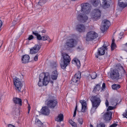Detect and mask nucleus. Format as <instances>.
Returning a JSON list of instances; mask_svg holds the SVG:
<instances>
[{"instance_id":"1","label":"nucleus","mask_w":127,"mask_h":127,"mask_svg":"<svg viewBox=\"0 0 127 127\" xmlns=\"http://www.w3.org/2000/svg\"><path fill=\"white\" fill-rule=\"evenodd\" d=\"M47 106L51 109H54L58 103L57 100L55 97L51 95H48V97L46 101Z\"/></svg>"},{"instance_id":"2","label":"nucleus","mask_w":127,"mask_h":127,"mask_svg":"<svg viewBox=\"0 0 127 127\" xmlns=\"http://www.w3.org/2000/svg\"><path fill=\"white\" fill-rule=\"evenodd\" d=\"M92 103V107L96 109L100 105L101 102L100 96L99 95L92 96L90 98Z\"/></svg>"},{"instance_id":"3","label":"nucleus","mask_w":127,"mask_h":127,"mask_svg":"<svg viewBox=\"0 0 127 127\" xmlns=\"http://www.w3.org/2000/svg\"><path fill=\"white\" fill-rule=\"evenodd\" d=\"M98 36V34L93 31H90L87 34L86 40L87 41H92Z\"/></svg>"},{"instance_id":"4","label":"nucleus","mask_w":127,"mask_h":127,"mask_svg":"<svg viewBox=\"0 0 127 127\" xmlns=\"http://www.w3.org/2000/svg\"><path fill=\"white\" fill-rule=\"evenodd\" d=\"M81 12L83 13L88 14L90 12L91 6L90 4L87 3H84L81 4Z\"/></svg>"},{"instance_id":"5","label":"nucleus","mask_w":127,"mask_h":127,"mask_svg":"<svg viewBox=\"0 0 127 127\" xmlns=\"http://www.w3.org/2000/svg\"><path fill=\"white\" fill-rule=\"evenodd\" d=\"M80 11H79L78 12L77 16V19L80 22L82 23L85 22L88 19V17L86 15V14L80 13Z\"/></svg>"},{"instance_id":"6","label":"nucleus","mask_w":127,"mask_h":127,"mask_svg":"<svg viewBox=\"0 0 127 127\" xmlns=\"http://www.w3.org/2000/svg\"><path fill=\"white\" fill-rule=\"evenodd\" d=\"M101 15L100 11L97 9H94L93 11L91 14L92 18L94 20H95L99 19Z\"/></svg>"},{"instance_id":"7","label":"nucleus","mask_w":127,"mask_h":127,"mask_svg":"<svg viewBox=\"0 0 127 127\" xmlns=\"http://www.w3.org/2000/svg\"><path fill=\"white\" fill-rule=\"evenodd\" d=\"M81 77V73L80 72H78L76 74L72 79V83L74 85H78L79 83V81Z\"/></svg>"},{"instance_id":"8","label":"nucleus","mask_w":127,"mask_h":127,"mask_svg":"<svg viewBox=\"0 0 127 127\" xmlns=\"http://www.w3.org/2000/svg\"><path fill=\"white\" fill-rule=\"evenodd\" d=\"M110 77L113 80H118L120 79V74L118 71L114 69L110 73Z\"/></svg>"},{"instance_id":"9","label":"nucleus","mask_w":127,"mask_h":127,"mask_svg":"<svg viewBox=\"0 0 127 127\" xmlns=\"http://www.w3.org/2000/svg\"><path fill=\"white\" fill-rule=\"evenodd\" d=\"M110 24V21L107 20H104L102 21V26L101 28V30L103 33L107 30L109 27Z\"/></svg>"},{"instance_id":"10","label":"nucleus","mask_w":127,"mask_h":127,"mask_svg":"<svg viewBox=\"0 0 127 127\" xmlns=\"http://www.w3.org/2000/svg\"><path fill=\"white\" fill-rule=\"evenodd\" d=\"M42 73L43 74V76H44L43 81V85L45 86H46L48 84L50 81V76L48 72H47Z\"/></svg>"},{"instance_id":"11","label":"nucleus","mask_w":127,"mask_h":127,"mask_svg":"<svg viewBox=\"0 0 127 127\" xmlns=\"http://www.w3.org/2000/svg\"><path fill=\"white\" fill-rule=\"evenodd\" d=\"M41 48V46L38 44L35 45L34 47H32L30 50V53L33 54L38 52Z\"/></svg>"},{"instance_id":"12","label":"nucleus","mask_w":127,"mask_h":127,"mask_svg":"<svg viewBox=\"0 0 127 127\" xmlns=\"http://www.w3.org/2000/svg\"><path fill=\"white\" fill-rule=\"evenodd\" d=\"M100 5L104 7L107 8L110 5L111 0H100Z\"/></svg>"},{"instance_id":"13","label":"nucleus","mask_w":127,"mask_h":127,"mask_svg":"<svg viewBox=\"0 0 127 127\" xmlns=\"http://www.w3.org/2000/svg\"><path fill=\"white\" fill-rule=\"evenodd\" d=\"M62 54L63 59V63H69L71 61L70 57L66 53H62Z\"/></svg>"},{"instance_id":"14","label":"nucleus","mask_w":127,"mask_h":127,"mask_svg":"<svg viewBox=\"0 0 127 127\" xmlns=\"http://www.w3.org/2000/svg\"><path fill=\"white\" fill-rule=\"evenodd\" d=\"M106 49L103 47L99 48L96 55H95V57L97 58L98 57V56H102L104 55L105 53Z\"/></svg>"},{"instance_id":"15","label":"nucleus","mask_w":127,"mask_h":127,"mask_svg":"<svg viewBox=\"0 0 127 127\" xmlns=\"http://www.w3.org/2000/svg\"><path fill=\"white\" fill-rule=\"evenodd\" d=\"M49 108L47 106L42 107L41 110V113L46 116L49 115L50 112Z\"/></svg>"},{"instance_id":"16","label":"nucleus","mask_w":127,"mask_h":127,"mask_svg":"<svg viewBox=\"0 0 127 127\" xmlns=\"http://www.w3.org/2000/svg\"><path fill=\"white\" fill-rule=\"evenodd\" d=\"M112 113L110 111H108L105 113L103 116V118L106 121L110 120L111 118Z\"/></svg>"},{"instance_id":"17","label":"nucleus","mask_w":127,"mask_h":127,"mask_svg":"<svg viewBox=\"0 0 127 127\" xmlns=\"http://www.w3.org/2000/svg\"><path fill=\"white\" fill-rule=\"evenodd\" d=\"M76 30L80 32H84L85 31V27L83 24H78L76 26Z\"/></svg>"},{"instance_id":"18","label":"nucleus","mask_w":127,"mask_h":127,"mask_svg":"<svg viewBox=\"0 0 127 127\" xmlns=\"http://www.w3.org/2000/svg\"><path fill=\"white\" fill-rule=\"evenodd\" d=\"M75 41V40L74 39H70L66 43V45L68 47H73L74 46Z\"/></svg>"},{"instance_id":"19","label":"nucleus","mask_w":127,"mask_h":127,"mask_svg":"<svg viewBox=\"0 0 127 127\" xmlns=\"http://www.w3.org/2000/svg\"><path fill=\"white\" fill-rule=\"evenodd\" d=\"M48 0H39L35 6L37 9H39L41 7V6L47 2Z\"/></svg>"},{"instance_id":"20","label":"nucleus","mask_w":127,"mask_h":127,"mask_svg":"<svg viewBox=\"0 0 127 127\" xmlns=\"http://www.w3.org/2000/svg\"><path fill=\"white\" fill-rule=\"evenodd\" d=\"M80 102L81 104L82 105V112L83 113L86 112V110L87 105L86 101L84 100H80Z\"/></svg>"},{"instance_id":"21","label":"nucleus","mask_w":127,"mask_h":127,"mask_svg":"<svg viewBox=\"0 0 127 127\" xmlns=\"http://www.w3.org/2000/svg\"><path fill=\"white\" fill-rule=\"evenodd\" d=\"M29 55H25L22 56V62L23 63H26L29 62L30 59Z\"/></svg>"},{"instance_id":"22","label":"nucleus","mask_w":127,"mask_h":127,"mask_svg":"<svg viewBox=\"0 0 127 127\" xmlns=\"http://www.w3.org/2000/svg\"><path fill=\"white\" fill-rule=\"evenodd\" d=\"M15 87V89L18 93L21 92V90L23 86V85L21 82H19L18 83L16 82V83L14 84Z\"/></svg>"},{"instance_id":"23","label":"nucleus","mask_w":127,"mask_h":127,"mask_svg":"<svg viewBox=\"0 0 127 127\" xmlns=\"http://www.w3.org/2000/svg\"><path fill=\"white\" fill-rule=\"evenodd\" d=\"M14 102L15 104H18L20 106H21L22 104V101L20 98L17 97H15L13 98Z\"/></svg>"},{"instance_id":"24","label":"nucleus","mask_w":127,"mask_h":127,"mask_svg":"<svg viewBox=\"0 0 127 127\" xmlns=\"http://www.w3.org/2000/svg\"><path fill=\"white\" fill-rule=\"evenodd\" d=\"M72 62L73 64H76L77 67H80V66L81 64L80 61L76 58L73 59L72 61Z\"/></svg>"},{"instance_id":"25","label":"nucleus","mask_w":127,"mask_h":127,"mask_svg":"<svg viewBox=\"0 0 127 127\" xmlns=\"http://www.w3.org/2000/svg\"><path fill=\"white\" fill-rule=\"evenodd\" d=\"M118 4L119 6L120 7L124 8L127 6V2L122 1L119 0Z\"/></svg>"},{"instance_id":"26","label":"nucleus","mask_w":127,"mask_h":127,"mask_svg":"<svg viewBox=\"0 0 127 127\" xmlns=\"http://www.w3.org/2000/svg\"><path fill=\"white\" fill-rule=\"evenodd\" d=\"M58 73L56 70H55L52 72V75H51V78L53 80H56L57 78Z\"/></svg>"},{"instance_id":"27","label":"nucleus","mask_w":127,"mask_h":127,"mask_svg":"<svg viewBox=\"0 0 127 127\" xmlns=\"http://www.w3.org/2000/svg\"><path fill=\"white\" fill-rule=\"evenodd\" d=\"M64 120V116L62 114H60L58 115V117L55 119V120L58 122L63 121Z\"/></svg>"},{"instance_id":"28","label":"nucleus","mask_w":127,"mask_h":127,"mask_svg":"<svg viewBox=\"0 0 127 127\" xmlns=\"http://www.w3.org/2000/svg\"><path fill=\"white\" fill-rule=\"evenodd\" d=\"M43 73L39 75V80L38 84V85L39 87L41 86L42 85H43V82H42L41 81V79L43 77Z\"/></svg>"},{"instance_id":"29","label":"nucleus","mask_w":127,"mask_h":127,"mask_svg":"<svg viewBox=\"0 0 127 127\" xmlns=\"http://www.w3.org/2000/svg\"><path fill=\"white\" fill-rule=\"evenodd\" d=\"M35 124L39 127H44L43 126V123H42L38 119L36 120Z\"/></svg>"},{"instance_id":"30","label":"nucleus","mask_w":127,"mask_h":127,"mask_svg":"<svg viewBox=\"0 0 127 127\" xmlns=\"http://www.w3.org/2000/svg\"><path fill=\"white\" fill-rule=\"evenodd\" d=\"M100 85L99 84H98L94 87L93 92L94 93H95L96 91H98L100 90Z\"/></svg>"},{"instance_id":"31","label":"nucleus","mask_w":127,"mask_h":127,"mask_svg":"<svg viewBox=\"0 0 127 127\" xmlns=\"http://www.w3.org/2000/svg\"><path fill=\"white\" fill-rule=\"evenodd\" d=\"M112 88L114 90H117L119 89L121 87V85L119 84H114L112 85Z\"/></svg>"},{"instance_id":"32","label":"nucleus","mask_w":127,"mask_h":127,"mask_svg":"<svg viewBox=\"0 0 127 127\" xmlns=\"http://www.w3.org/2000/svg\"><path fill=\"white\" fill-rule=\"evenodd\" d=\"M42 40L43 41L46 40H47L48 42H50L51 40L49 37L47 35H44L42 36Z\"/></svg>"},{"instance_id":"33","label":"nucleus","mask_w":127,"mask_h":127,"mask_svg":"<svg viewBox=\"0 0 127 127\" xmlns=\"http://www.w3.org/2000/svg\"><path fill=\"white\" fill-rule=\"evenodd\" d=\"M92 3L93 6L95 7L97 6L99 3V0H92Z\"/></svg>"},{"instance_id":"34","label":"nucleus","mask_w":127,"mask_h":127,"mask_svg":"<svg viewBox=\"0 0 127 127\" xmlns=\"http://www.w3.org/2000/svg\"><path fill=\"white\" fill-rule=\"evenodd\" d=\"M69 64L67 63H63V64H60V66H61V67L62 69H65L66 68V67Z\"/></svg>"},{"instance_id":"35","label":"nucleus","mask_w":127,"mask_h":127,"mask_svg":"<svg viewBox=\"0 0 127 127\" xmlns=\"http://www.w3.org/2000/svg\"><path fill=\"white\" fill-rule=\"evenodd\" d=\"M109 45V44L108 42H104V44L102 46L105 48L106 50H107L108 48L107 47Z\"/></svg>"},{"instance_id":"36","label":"nucleus","mask_w":127,"mask_h":127,"mask_svg":"<svg viewBox=\"0 0 127 127\" xmlns=\"http://www.w3.org/2000/svg\"><path fill=\"white\" fill-rule=\"evenodd\" d=\"M69 122L73 127H77L76 124L75 122H73L71 120H70Z\"/></svg>"},{"instance_id":"37","label":"nucleus","mask_w":127,"mask_h":127,"mask_svg":"<svg viewBox=\"0 0 127 127\" xmlns=\"http://www.w3.org/2000/svg\"><path fill=\"white\" fill-rule=\"evenodd\" d=\"M116 47V45L115 43H112L111 45V50L113 51L114 50Z\"/></svg>"},{"instance_id":"38","label":"nucleus","mask_w":127,"mask_h":127,"mask_svg":"<svg viewBox=\"0 0 127 127\" xmlns=\"http://www.w3.org/2000/svg\"><path fill=\"white\" fill-rule=\"evenodd\" d=\"M19 82H21L19 78L17 77H15L13 79V82L14 84L16 83V82L17 83H19Z\"/></svg>"},{"instance_id":"39","label":"nucleus","mask_w":127,"mask_h":127,"mask_svg":"<svg viewBox=\"0 0 127 127\" xmlns=\"http://www.w3.org/2000/svg\"><path fill=\"white\" fill-rule=\"evenodd\" d=\"M96 76L97 74L95 72H93L91 74V77L93 79H95L96 77Z\"/></svg>"},{"instance_id":"40","label":"nucleus","mask_w":127,"mask_h":127,"mask_svg":"<svg viewBox=\"0 0 127 127\" xmlns=\"http://www.w3.org/2000/svg\"><path fill=\"white\" fill-rule=\"evenodd\" d=\"M79 124L81 125L83 123V119L82 118H79L77 120Z\"/></svg>"},{"instance_id":"41","label":"nucleus","mask_w":127,"mask_h":127,"mask_svg":"<svg viewBox=\"0 0 127 127\" xmlns=\"http://www.w3.org/2000/svg\"><path fill=\"white\" fill-rule=\"evenodd\" d=\"M105 125L103 123H101L97 125V127H105Z\"/></svg>"},{"instance_id":"42","label":"nucleus","mask_w":127,"mask_h":127,"mask_svg":"<svg viewBox=\"0 0 127 127\" xmlns=\"http://www.w3.org/2000/svg\"><path fill=\"white\" fill-rule=\"evenodd\" d=\"M42 36H41V35L39 34L36 36V38L37 40H42Z\"/></svg>"},{"instance_id":"43","label":"nucleus","mask_w":127,"mask_h":127,"mask_svg":"<svg viewBox=\"0 0 127 127\" xmlns=\"http://www.w3.org/2000/svg\"><path fill=\"white\" fill-rule=\"evenodd\" d=\"M32 33L33 35H35L36 36L38 34V32L37 31H32Z\"/></svg>"},{"instance_id":"44","label":"nucleus","mask_w":127,"mask_h":127,"mask_svg":"<svg viewBox=\"0 0 127 127\" xmlns=\"http://www.w3.org/2000/svg\"><path fill=\"white\" fill-rule=\"evenodd\" d=\"M114 107L111 106H109L107 109V111H108L110 110H112L114 109Z\"/></svg>"},{"instance_id":"45","label":"nucleus","mask_w":127,"mask_h":127,"mask_svg":"<svg viewBox=\"0 0 127 127\" xmlns=\"http://www.w3.org/2000/svg\"><path fill=\"white\" fill-rule=\"evenodd\" d=\"M77 49L79 50H83V48H82V45L81 44H80V45L78 46L77 48Z\"/></svg>"},{"instance_id":"46","label":"nucleus","mask_w":127,"mask_h":127,"mask_svg":"<svg viewBox=\"0 0 127 127\" xmlns=\"http://www.w3.org/2000/svg\"><path fill=\"white\" fill-rule=\"evenodd\" d=\"M33 38H34V37L32 35H29V36L28 37V39L29 40H30L33 39Z\"/></svg>"},{"instance_id":"47","label":"nucleus","mask_w":127,"mask_h":127,"mask_svg":"<svg viewBox=\"0 0 127 127\" xmlns=\"http://www.w3.org/2000/svg\"><path fill=\"white\" fill-rule=\"evenodd\" d=\"M123 115L124 117L127 118V110L123 114Z\"/></svg>"},{"instance_id":"48","label":"nucleus","mask_w":127,"mask_h":127,"mask_svg":"<svg viewBox=\"0 0 127 127\" xmlns=\"http://www.w3.org/2000/svg\"><path fill=\"white\" fill-rule=\"evenodd\" d=\"M117 125L116 123H114L110 126V127H115Z\"/></svg>"},{"instance_id":"49","label":"nucleus","mask_w":127,"mask_h":127,"mask_svg":"<svg viewBox=\"0 0 127 127\" xmlns=\"http://www.w3.org/2000/svg\"><path fill=\"white\" fill-rule=\"evenodd\" d=\"M106 106V107H108L109 106V102L107 99L106 100L105 102Z\"/></svg>"},{"instance_id":"50","label":"nucleus","mask_w":127,"mask_h":127,"mask_svg":"<svg viewBox=\"0 0 127 127\" xmlns=\"http://www.w3.org/2000/svg\"><path fill=\"white\" fill-rule=\"evenodd\" d=\"M38 58V55H36L34 58V60L35 61H36L37 60Z\"/></svg>"},{"instance_id":"51","label":"nucleus","mask_w":127,"mask_h":127,"mask_svg":"<svg viewBox=\"0 0 127 127\" xmlns=\"http://www.w3.org/2000/svg\"><path fill=\"white\" fill-rule=\"evenodd\" d=\"M105 84L104 83H103L102 85V89H105Z\"/></svg>"},{"instance_id":"52","label":"nucleus","mask_w":127,"mask_h":127,"mask_svg":"<svg viewBox=\"0 0 127 127\" xmlns=\"http://www.w3.org/2000/svg\"><path fill=\"white\" fill-rule=\"evenodd\" d=\"M76 111L74 110V113H73V117H75V116H76Z\"/></svg>"},{"instance_id":"53","label":"nucleus","mask_w":127,"mask_h":127,"mask_svg":"<svg viewBox=\"0 0 127 127\" xmlns=\"http://www.w3.org/2000/svg\"><path fill=\"white\" fill-rule=\"evenodd\" d=\"M41 32L42 33H45L46 32V30H44L42 31H39V32Z\"/></svg>"},{"instance_id":"54","label":"nucleus","mask_w":127,"mask_h":127,"mask_svg":"<svg viewBox=\"0 0 127 127\" xmlns=\"http://www.w3.org/2000/svg\"><path fill=\"white\" fill-rule=\"evenodd\" d=\"M8 127H15L14 126L11 124H8Z\"/></svg>"},{"instance_id":"55","label":"nucleus","mask_w":127,"mask_h":127,"mask_svg":"<svg viewBox=\"0 0 127 127\" xmlns=\"http://www.w3.org/2000/svg\"><path fill=\"white\" fill-rule=\"evenodd\" d=\"M12 23L14 25H15L16 24V20H14L13 21Z\"/></svg>"},{"instance_id":"56","label":"nucleus","mask_w":127,"mask_h":127,"mask_svg":"<svg viewBox=\"0 0 127 127\" xmlns=\"http://www.w3.org/2000/svg\"><path fill=\"white\" fill-rule=\"evenodd\" d=\"M2 25V21L0 20V28H1Z\"/></svg>"},{"instance_id":"57","label":"nucleus","mask_w":127,"mask_h":127,"mask_svg":"<svg viewBox=\"0 0 127 127\" xmlns=\"http://www.w3.org/2000/svg\"><path fill=\"white\" fill-rule=\"evenodd\" d=\"M17 112H18L17 114V115H19L20 111H19V109H17Z\"/></svg>"},{"instance_id":"58","label":"nucleus","mask_w":127,"mask_h":127,"mask_svg":"<svg viewBox=\"0 0 127 127\" xmlns=\"http://www.w3.org/2000/svg\"><path fill=\"white\" fill-rule=\"evenodd\" d=\"M119 1H123L125 2H127V0H118Z\"/></svg>"},{"instance_id":"59","label":"nucleus","mask_w":127,"mask_h":127,"mask_svg":"<svg viewBox=\"0 0 127 127\" xmlns=\"http://www.w3.org/2000/svg\"><path fill=\"white\" fill-rule=\"evenodd\" d=\"M77 105H76V106L75 108V109L74 110L77 111Z\"/></svg>"},{"instance_id":"60","label":"nucleus","mask_w":127,"mask_h":127,"mask_svg":"<svg viewBox=\"0 0 127 127\" xmlns=\"http://www.w3.org/2000/svg\"><path fill=\"white\" fill-rule=\"evenodd\" d=\"M1 96H2V95H1V92H0V103L1 102L0 100H1Z\"/></svg>"},{"instance_id":"61","label":"nucleus","mask_w":127,"mask_h":127,"mask_svg":"<svg viewBox=\"0 0 127 127\" xmlns=\"http://www.w3.org/2000/svg\"><path fill=\"white\" fill-rule=\"evenodd\" d=\"M28 110L29 111H30L31 109V108L29 106H29H28Z\"/></svg>"},{"instance_id":"62","label":"nucleus","mask_w":127,"mask_h":127,"mask_svg":"<svg viewBox=\"0 0 127 127\" xmlns=\"http://www.w3.org/2000/svg\"><path fill=\"white\" fill-rule=\"evenodd\" d=\"M114 42H115V39H113L112 40V43H115Z\"/></svg>"},{"instance_id":"63","label":"nucleus","mask_w":127,"mask_h":127,"mask_svg":"<svg viewBox=\"0 0 127 127\" xmlns=\"http://www.w3.org/2000/svg\"><path fill=\"white\" fill-rule=\"evenodd\" d=\"M121 68H122V69H123V70L124 71V72H125V70H124V68L122 66H121Z\"/></svg>"},{"instance_id":"64","label":"nucleus","mask_w":127,"mask_h":127,"mask_svg":"<svg viewBox=\"0 0 127 127\" xmlns=\"http://www.w3.org/2000/svg\"><path fill=\"white\" fill-rule=\"evenodd\" d=\"M50 81V83L52 84H53V82L52 81Z\"/></svg>"}]
</instances>
